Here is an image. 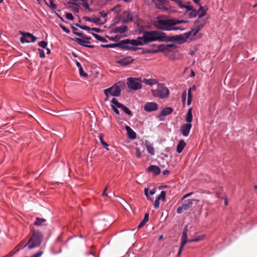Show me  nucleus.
I'll use <instances>...</instances> for the list:
<instances>
[{"mask_svg":"<svg viewBox=\"0 0 257 257\" xmlns=\"http://www.w3.org/2000/svg\"><path fill=\"white\" fill-rule=\"evenodd\" d=\"M144 38L145 39V41L146 42V45L154 41H178L182 43L187 41L184 34L169 36L167 35L165 33L159 31H145Z\"/></svg>","mask_w":257,"mask_h":257,"instance_id":"nucleus-1","label":"nucleus"},{"mask_svg":"<svg viewBox=\"0 0 257 257\" xmlns=\"http://www.w3.org/2000/svg\"><path fill=\"white\" fill-rule=\"evenodd\" d=\"M145 31L143 33V36L138 37L137 39H125L121 41L118 43L110 44L106 45H101L103 48H115L118 47L121 49L127 50L136 51L138 48L134 46H144L146 45V42L145 41Z\"/></svg>","mask_w":257,"mask_h":257,"instance_id":"nucleus-2","label":"nucleus"},{"mask_svg":"<svg viewBox=\"0 0 257 257\" xmlns=\"http://www.w3.org/2000/svg\"><path fill=\"white\" fill-rule=\"evenodd\" d=\"M42 238L43 235L40 232L34 231L28 242L25 243L24 241H22L19 244V247L17 249L16 252L18 251L20 247L23 248L27 246L29 249H31L39 246L41 244Z\"/></svg>","mask_w":257,"mask_h":257,"instance_id":"nucleus-3","label":"nucleus"},{"mask_svg":"<svg viewBox=\"0 0 257 257\" xmlns=\"http://www.w3.org/2000/svg\"><path fill=\"white\" fill-rule=\"evenodd\" d=\"M173 19H166L159 16L154 21V26L159 30L163 31H172V27L174 26Z\"/></svg>","mask_w":257,"mask_h":257,"instance_id":"nucleus-4","label":"nucleus"},{"mask_svg":"<svg viewBox=\"0 0 257 257\" xmlns=\"http://www.w3.org/2000/svg\"><path fill=\"white\" fill-rule=\"evenodd\" d=\"M141 78L129 77L127 79L128 87L134 90H137L142 88Z\"/></svg>","mask_w":257,"mask_h":257,"instance_id":"nucleus-5","label":"nucleus"},{"mask_svg":"<svg viewBox=\"0 0 257 257\" xmlns=\"http://www.w3.org/2000/svg\"><path fill=\"white\" fill-rule=\"evenodd\" d=\"M205 16V12H203L202 13L199 14L198 19L194 22L195 32L198 33L205 25L206 23V19L203 18Z\"/></svg>","mask_w":257,"mask_h":257,"instance_id":"nucleus-6","label":"nucleus"},{"mask_svg":"<svg viewBox=\"0 0 257 257\" xmlns=\"http://www.w3.org/2000/svg\"><path fill=\"white\" fill-rule=\"evenodd\" d=\"M152 93L154 96L164 98L168 97L169 91L167 87L159 86L157 89L152 90Z\"/></svg>","mask_w":257,"mask_h":257,"instance_id":"nucleus-7","label":"nucleus"},{"mask_svg":"<svg viewBox=\"0 0 257 257\" xmlns=\"http://www.w3.org/2000/svg\"><path fill=\"white\" fill-rule=\"evenodd\" d=\"M194 201L199 202L197 199H188L185 200L181 206H179L177 209V213L181 214L184 211L188 210L193 205Z\"/></svg>","mask_w":257,"mask_h":257,"instance_id":"nucleus-8","label":"nucleus"},{"mask_svg":"<svg viewBox=\"0 0 257 257\" xmlns=\"http://www.w3.org/2000/svg\"><path fill=\"white\" fill-rule=\"evenodd\" d=\"M20 33L23 35L20 38L22 43L34 42L37 40V38L30 33L20 31Z\"/></svg>","mask_w":257,"mask_h":257,"instance_id":"nucleus-9","label":"nucleus"},{"mask_svg":"<svg viewBox=\"0 0 257 257\" xmlns=\"http://www.w3.org/2000/svg\"><path fill=\"white\" fill-rule=\"evenodd\" d=\"M104 93L109 94L113 96H119L120 95L121 89L120 87L116 84H114L111 87L105 89L103 90Z\"/></svg>","mask_w":257,"mask_h":257,"instance_id":"nucleus-10","label":"nucleus"},{"mask_svg":"<svg viewBox=\"0 0 257 257\" xmlns=\"http://www.w3.org/2000/svg\"><path fill=\"white\" fill-rule=\"evenodd\" d=\"M190 3L188 2L187 4L184 5L182 1V6L183 7H180L181 9L185 8L188 12V16L189 18H194L198 16L197 11L193 8V7L190 5Z\"/></svg>","mask_w":257,"mask_h":257,"instance_id":"nucleus-11","label":"nucleus"},{"mask_svg":"<svg viewBox=\"0 0 257 257\" xmlns=\"http://www.w3.org/2000/svg\"><path fill=\"white\" fill-rule=\"evenodd\" d=\"M187 226H186L184 229L182 233V235L181 237V243L179 250V251L177 254V256H179L182 253V250L185 245V244L187 242Z\"/></svg>","mask_w":257,"mask_h":257,"instance_id":"nucleus-12","label":"nucleus"},{"mask_svg":"<svg viewBox=\"0 0 257 257\" xmlns=\"http://www.w3.org/2000/svg\"><path fill=\"white\" fill-rule=\"evenodd\" d=\"M111 103L115 105L116 107H117L119 108H120L122 110H123L126 114H128V115H132V111L125 106L123 105L122 104L119 103L118 102L117 100L113 98L111 100Z\"/></svg>","mask_w":257,"mask_h":257,"instance_id":"nucleus-13","label":"nucleus"},{"mask_svg":"<svg viewBox=\"0 0 257 257\" xmlns=\"http://www.w3.org/2000/svg\"><path fill=\"white\" fill-rule=\"evenodd\" d=\"M175 45L173 44H161L157 46V49L156 52H168L171 51L172 48H174Z\"/></svg>","mask_w":257,"mask_h":257,"instance_id":"nucleus-14","label":"nucleus"},{"mask_svg":"<svg viewBox=\"0 0 257 257\" xmlns=\"http://www.w3.org/2000/svg\"><path fill=\"white\" fill-rule=\"evenodd\" d=\"M158 105L156 102H147L144 106V109L148 112L155 111L158 109Z\"/></svg>","mask_w":257,"mask_h":257,"instance_id":"nucleus-15","label":"nucleus"},{"mask_svg":"<svg viewBox=\"0 0 257 257\" xmlns=\"http://www.w3.org/2000/svg\"><path fill=\"white\" fill-rule=\"evenodd\" d=\"M191 127H192V124L191 123H187L183 124L181 126V132L182 134L184 137L188 136Z\"/></svg>","mask_w":257,"mask_h":257,"instance_id":"nucleus-16","label":"nucleus"},{"mask_svg":"<svg viewBox=\"0 0 257 257\" xmlns=\"http://www.w3.org/2000/svg\"><path fill=\"white\" fill-rule=\"evenodd\" d=\"M134 59L131 57H125L117 61V63L121 66H125L132 63Z\"/></svg>","mask_w":257,"mask_h":257,"instance_id":"nucleus-17","label":"nucleus"},{"mask_svg":"<svg viewBox=\"0 0 257 257\" xmlns=\"http://www.w3.org/2000/svg\"><path fill=\"white\" fill-rule=\"evenodd\" d=\"M73 40L81 46H84L86 47H88V48H94V46H93V45H87L86 44L90 43V42L88 41L85 40L84 38L81 39V38H75L74 39H73Z\"/></svg>","mask_w":257,"mask_h":257,"instance_id":"nucleus-18","label":"nucleus"},{"mask_svg":"<svg viewBox=\"0 0 257 257\" xmlns=\"http://www.w3.org/2000/svg\"><path fill=\"white\" fill-rule=\"evenodd\" d=\"M123 15L125 17L124 22L126 23L133 21L135 20V18L137 19L138 16L136 14L132 13L129 12H124Z\"/></svg>","mask_w":257,"mask_h":257,"instance_id":"nucleus-19","label":"nucleus"},{"mask_svg":"<svg viewBox=\"0 0 257 257\" xmlns=\"http://www.w3.org/2000/svg\"><path fill=\"white\" fill-rule=\"evenodd\" d=\"M173 110V108L170 107H165L161 111L160 114L159 115V117H160L162 116H164L169 115L172 112Z\"/></svg>","mask_w":257,"mask_h":257,"instance_id":"nucleus-20","label":"nucleus"},{"mask_svg":"<svg viewBox=\"0 0 257 257\" xmlns=\"http://www.w3.org/2000/svg\"><path fill=\"white\" fill-rule=\"evenodd\" d=\"M125 128L130 139L134 140L136 138V133L130 126L126 125Z\"/></svg>","mask_w":257,"mask_h":257,"instance_id":"nucleus-21","label":"nucleus"},{"mask_svg":"<svg viewBox=\"0 0 257 257\" xmlns=\"http://www.w3.org/2000/svg\"><path fill=\"white\" fill-rule=\"evenodd\" d=\"M148 171L153 173L155 175H158L160 173V168L155 165L150 166L148 168Z\"/></svg>","mask_w":257,"mask_h":257,"instance_id":"nucleus-22","label":"nucleus"},{"mask_svg":"<svg viewBox=\"0 0 257 257\" xmlns=\"http://www.w3.org/2000/svg\"><path fill=\"white\" fill-rule=\"evenodd\" d=\"M127 30V27L126 25H121L119 27H116L114 29L113 32L115 33L122 34L125 32Z\"/></svg>","mask_w":257,"mask_h":257,"instance_id":"nucleus-23","label":"nucleus"},{"mask_svg":"<svg viewBox=\"0 0 257 257\" xmlns=\"http://www.w3.org/2000/svg\"><path fill=\"white\" fill-rule=\"evenodd\" d=\"M192 108L190 107L187 111L186 115L185 116V120L189 123H191L192 121L193 116L192 113Z\"/></svg>","mask_w":257,"mask_h":257,"instance_id":"nucleus-24","label":"nucleus"},{"mask_svg":"<svg viewBox=\"0 0 257 257\" xmlns=\"http://www.w3.org/2000/svg\"><path fill=\"white\" fill-rule=\"evenodd\" d=\"M185 146H186V143L184 142V141H183V140L180 141L177 146V152L178 153H181L182 152V151L184 149Z\"/></svg>","mask_w":257,"mask_h":257,"instance_id":"nucleus-25","label":"nucleus"},{"mask_svg":"<svg viewBox=\"0 0 257 257\" xmlns=\"http://www.w3.org/2000/svg\"><path fill=\"white\" fill-rule=\"evenodd\" d=\"M144 83L147 85L152 86L157 83V81L155 79H142V83Z\"/></svg>","mask_w":257,"mask_h":257,"instance_id":"nucleus-26","label":"nucleus"},{"mask_svg":"<svg viewBox=\"0 0 257 257\" xmlns=\"http://www.w3.org/2000/svg\"><path fill=\"white\" fill-rule=\"evenodd\" d=\"M83 19L85 20L86 21L93 22L94 23H95L96 24H98L100 21V19L97 17L90 18L88 17H84Z\"/></svg>","mask_w":257,"mask_h":257,"instance_id":"nucleus-27","label":"nucleus"},{"mask_svg":"<svg viewBox=\"0 0 257 257\" xmlns=\"http://www.w3.org/2000/svg\"><path fill=\"white\" fill-rule=\"evenodd\" d=\"M149 214L148 213H145L144 219L141 222V223H140L138 227V229L142 228L143 226H144L146 223L148 221L149 219Z\"/></svg>","mask_w":257,"mask_h":257,"instance_id":"nucleus-28","label":"nucleus"},{"mask_svg":"<svg viewBox=\"0 0 257 257\" xmlns=\"http://www.w3.org/2000/svg\"><path fill=\"white\" fill-rule=\"evenodd\" d=\"M197 33L195 32V29L193 28L191 31L184 34L187 40L191 36H194Z\"/></svg>","mask_w":257,"mask_h":257,"instance_id":"nucleus-29","label":"nucleus"},{"mask_svg":"<svg viewBox=\"0 0 257 257\" xmlns=\"http://www.w3.org/2000/svg\"><path fill=\"white\" fill-rule=\"evenodd\" d=\"M205 235H201L198 236L193 239L187 240V242H198L204 239Z\"/></svg>","mask_w":257,"mask_h":257,"instance_id":"nucleus-30","label":"nucleus"},{"mask_svg":"<svg viewBox=\"0 0 257 257\" xmlns=\"http://www.w3.org/2000/svg\"><path fill=\"white\" fill-rule=\"evenodd\" d=\"M46 4L49 6L52 9L55 10L57 8V5L55 4L52 0H45Z\"/></svg>","mask_w":257,"mask_h":257,"instance_id":"nucleus-31","label":"nucleus"},{"mask_svg":"<svg viewBox=\"0 0 257 257\" xmlns=\"http://www.w3.org/2000/svg\"><path fill=\"white\" fill-rule=\"evenodd\" d=\"M46 221V219L44 218H40L37 217L34 224L36 226H40L42 225V223Z\"/></svg>","mask_w":257,"mask_h":257,"instance_id":"nucleus-32","label":"nucleus"},{"mask_svg":"<svg viewBox=\"0 0 257 257\" xmlns=\"http://www.w3.org/2000/svg\"><path fill=\"white\" fill-rule=\"evenodd\" d=\"M92 35H93L97 40L100 41L102 42H106L107 40L104 37H101V36L96 34L95 33H92Z\"/></svg>","mask_w":257,"mask_h":257,"instance_id":"nucleus-33","label":"nucleus"},{"mask_svg":"<svg viewBox=\"0 0 257 257\" xmlns=\"http://www.w3.org/2000/svg\"><path fill=\"white\" fill-rule=\"evenodd\" d=\"M68 4H71L73 5V6L71 8L74 12L76 13L79 12L78 5L76 3L68 2Z\"/></svg>","mask_w":257,"mask_h":257,"instance_id":"nucleus-34","label":"nucleus"},{"mask_svg":"<svg viewBox=\"0 0 257 257\" xmlns=\"http://www.w3.org/2000/svg\"><path fill=\"white\" fill-rule=\"evenodd\" d=\"M207 9H208L206 7H203L202 6H200L199 9L197 11L198 16L199 17V14H201V13H202L203 11H204L205 12V15H206V11H207Z\"/></svg>","mask_w":257,"mask_h":257,"instance_id":"nucleus-35","label":"nucleus"},{"mask_svg":"<svg viewBox=\"0 0 257 257\" xmlns=\"http://www.w3.org/2000/svg\"><path fill=\"white\" fill-rule=\"evenodd\" d=\"M99 138L100 141L103 147L107 150H108V145L103 141V136L101 135Z\"/></svg>","mask_w":257,"mask_h":257,"instance_id":"nucleus-36","label":"nucleus"},{"mask_svg":"<svg viewBox=\"0 0 257 257\" xmlns=\"http://www.w3.org/2000/svg\"><path fill=\"white\" fill-rule=\"evenodd\" d=\"M166 191H161V194L158 196H157L156 198H159V200H162L163 201H165L166 198Z\"/></svg>","mask_w":257,"mask_h":257,"instance_id":"nucleus-37","label":"nucleus"},{"mask_svg":"<svg viewBox=\"0 0 257 257\" xmlns=\"http://www.w3.org/2000/svg\"><path fill=\"white\" fill-rule=\"evenodd\" d=\"M72 29L73 30V32L74 34L78 36H83V33L78 32V29L76 28V27H74L73 26L72 27Z\"/></svg>","mask_w":257,"mask_h":257,"instance_id":"nucleus-38","label":"nucleus"},{"mask_svg":"<svg viewBox=\"0 0 257 257\" xmlns=\"http://www.w3.org/2000/svg\"><path fill=\"white\" fill-rule=\"evenodd\" d=\"M187 22H188L187 21L178 20L175 19H173V23H174V26L176 25L180 24L187 23Z\"/></svg>","mask_w":257,"mask_h":257,"instance_id":"nucleus-39","label":"nucleus"},{"mask_svg":"<svg viewBox=\"0 0 257 257\" xmlns=\"http://www.w3.org/2000/svg\"><path fill=\"white\" fill-rule=\"evenodd\" d=\"M147 148L150 154L152 155H154L155 154V151L153 146L151 145H147Z\"/></svg>","mask_w":257,"mask_h":257,"instance_id":"nucleus-40","label":"nucleus"},{"mask_svg":"<svg viewBox=\"0 0 257 257\" xmlns=\"http://www.w3.org/2000/svg\"><path fill=\"white\" fill-rule=\"evenodd\" d=\"M38 45L40 47L45 48L47 45V42L45 41H42L39 42Z\"/></svg>","mask_w":257,"mask_h":257,"instance_id":"nucleus-41","label":"nucleus"},{"mask_svg":"<svg viewBox=\"0 0 257 257\" xmlns=\"http://www.w3.org/2000/svg\"><path fill=\"white\" fill-rule=\"evenodd\" d=\"M75 25L76 26L78 27L79 28H81L82 30H87V31H89L91 30V28L87 26H81V25H80L77 24H75Z\"/></svg>","mask_w":257,"mask_h":257,"instance_id":"nucleus-42","label":"nucleus"},{"mask_svg":"<svg viewBox=\"0 0 257 257\" xmlns=\"http://www.w3.org/2000/svg\"><path fill=\"white\" fill-rule=\"evenodd\" d=\"M136 156L138 158H140L142 156V154H141L140 150L138 148H136Z\"/></svg>","mask_w":257,"mask_h":257,"instance_id":"nucleus-43","label":"nucleus"},{"mask_svg":"<svg viewBox=\"0 0 257 257\" xmlns=\"http://www.w3.org/2000/svg\"><path fill=\"white\" fill-rule=\"evenodd\" d=\"M79 74L81 76L86 77L88 76L87 74L84 72L82 68H81V69H79Z\"/></svg>","mask_w":257,"mask_h":257,"instance_id":"nucleus-44","label":"nucleus"},{"mask_svg":"<svg viewBox=\"0 0 257 257\" xmlns=\"http://www.w3.org/2000/svg\"><path fill=\"white\" fill-rule=\"evenodd\" d=\"M186 98V91H184L182 95V103H183V105H185Z\"/></svg>","mask_w":257,"mask_h":257,"instance_id":"nucleus-45","label":"nucleus"},{"mask_svg":"<svg viewBox=\"0 0 257 257\" xmlns=\"http://www.w3.org/2000/svg\"><path fill=\"white\" fill-rule=\"evenodd\" d=\"M111 107H112V109H113V110L117 114H119V110L117 109V108H118L117 107H116L115 106V105H114V104L112 103L111 104Z\"/></svg>","mask_w":257,"mask_h":257,"instance_id":"nucleus-46","label":"nucleus"},{"mask_svg":"<svg viewBox=\"0 0 257 257\" xmlns=\"http://www.w3.org/2000/svg\"><path fill=\"white\" fill-rule=\"evenodd\" d=\"M159 198H156L155 203H154V207L155 208L157 209L159 207Z\"/></svg>","mask_w":257,"mask_h":257,"instance_id":"nucleus-47","label":"nucleus"},{"mask_svg":"<svg viewBox=\"0 0 257 257\" xmlns=\"http://www.w3.org/2000/svg\"><path fill=\"white\" fill-rule=\"evenodd\" d=\"M66 18L70 20H73L74 19V17L71 13H66Z\"/></svg>","mask_w":257,"mask_h":257,"instance_id":"nucleus-48","label":"nucleus"},{"mask_svg":"<svg viewBox=\"0 0 257 257\" xmlns=\"http://www.w3.org/2000/svg\"><path fill=\"white\" fill-rule=\"evenodd\" d=\"M38 51L39 52V56L40 58L45 57V53L44 51L42 49H38Z\"/></svg>","mask_w":257,"mask_h":257,"instance_id":"nucleus-49","label":"nucleus"},{"mask_svg":"<svg viewBox=\"0 0 257 257\" xmlns=\"http://www.w3.org/2000/svg\"><path fill=\"white\" fill-rule=\"evenodd\" d=\"M82 6H83L84 8L88 10L89 11H91L89 8V6L87 2H84L83 3Z\"/></svg>","mask_w":257,"mask_h":257,"instance_id":"nucleus-50","label":"nucleus"},{"mask_svg":"<svg viewBox=\"0 0 257 257\" xmlns=\"http://www.w3.org/2000/svg\"><path fill=\"white\" fill-rule=\"evenodd\" d=\"M185 29L181 27H172V30H181L183 31Z\"/></svg>","mask_w":257,"mask_h":257,"instance_id":"nucleus-51","label":"nucleus"},{"mask_svg":"<svg viewBox=\"0 0 257 257\" xmlns=\"http://www.w3.org/2000/svg\"><path fill=\"white\" fill-rule=\"evenodd\" d=\"M60 27L66 33L68 34V33H70L69 30L68 28H67L66 27H65L64 26H63V25H60Z\"/></svg>","mask_w":257,"mask_h":257,"instance_id":"nucleus-52","label":"nucleus"},{"mask_svg":"<svg viewBox=\"0 0 257 257\" xmlns=\"http://www.w3.org/2000/svg\"><path fill=\"white\" fill-rule=\"evenodd\" d=\"M144 192H145V194L146 196V197L148 198V199H151L150 197L149 196L148 189V188H145V189Z\"/></svg>","mask_w":257,"mask_h":257,"instance_id":"nucleus-53","label":"nucleus"},{"mask_svg":"<svg viewBox=\"0 0 257 257\" xmlns=\"http://www.w3.org/2000/svg\"><path fill=\"white\" fill-rule=\"evenodd\" d=\"M193 194V192H190V193H189L188 194H186V195H185L182 198V200H184L185 199V198L190 196L192 194Z\"/></svg>","mask_w":257,"mask_h":257,"instance_id":"nucleus-54","label":"nucleus"},{"mask_svg":"<svg viewBox=\"0 0 257 257\" xmlns=\"http://www.w3.org/2000/svg\"><path fill=\"white\" fill-rule=\"evenodd\" d=\"M80 37H82V38H84L85 40H87L88 41H89V40H90L91 39L90 37H87V36L84 35L83 34V36H80Z\"/></svg>","mask_w":257,"mask_h":257,"instance_id":"nucleus-55","label":"nucleus"},{"mask_svg":"<svg viewBox=\"0 0 257 257\" xmlns=\"http://www.w3.org/2000/svg\"><path fill=\"white\" fill-rule=\"evenodd\" d=\"M91 30L95 31L96 32L99 33L100 32V29L97 28H92L91 29Z\"/></svg>","mask_w":257,"mask_h":257,"instance_id":"nucleus-56","label":"nucleus"},{"mask_svg":"<svg viewBox=\"0 0 257 257\" xmlns=\"http://www.w3.org/2000/svg\"><path fill=\"white\" fill-rule=\"evenodd\" d=\"M104 94L105 95V98H104V101H107L109 100V96L110 94H109V93H107V94L104 93Z\"/></svg>","mask_w":257,"mask_h":257,"instance_id":"nucleus-57","label":"nucleus"},{"mask_svg":"<svg viewBox=\"0 0 257 257\" xmlns=\"http://www.w3.org/2000/svg\"><path fill=\"white\" fill-rule=\"evenodd\" d=\"M188 98H192V94L191 91V89H188Z\"/></svg>","mask_w":257,"mask_h":257,"instance_id":"nucleus-58","label":"nucleus"},{"mask_svg":"<svg viewBox=\"0 0 257 257\" xmlns=\"http://www.w3.org/2000/svg\"><path fill=\"white\" fill-rule=\"evenodd\" d=\"M107 189V186H106L105 189L104 190V191H103V192L102 193V195L103 196H108L107 194L106 193V191Z\"/></svg>","mask_w":257,"mask_h":257,"instance_id":"nucleus-59","label":"nucleus"},{"mask_svg":"<svg viewBox=\"0 0 257 257\" xmlns=\"http://www.w3.org/2000/svg\"><path fill=\"white\" fill-rule=\"evenodd\" d=\"M156 50H149L147 51L148 53H157L158 52H156Z\"/></svg>","mask_w":257,"mask_h":257,"instance_id":"nucleus-60","label":"nucleus"},{"mask_svg":"<svg viewBox=\"0 0 257 257\" xmlns=\"http://www.w3.org/2000/svg\"><path fill=\"white\" fill-rule=\"evenodd\" d=\"M118 39V37L117 36H115V37H109V39L111 41H116Z\"/></svg>","mask_w":257,"mask_h":257,"instance_id":"nucleus-61","label":"nucleus"},{"mask_svg":"<svg viewBox=\"0 0 257 257\" xmlns=\"http://www.w3.org/2000/svg\"><path fill=\"white\" fill-rule=\"evenodd\" d=\"M192 98H187V105H190L192 102Z\"/></svg>","mask_w":257,"mask_h":257,"instance_id":"nucleus-62","label":"nucleus"},{"mask_svg":"<svg viewBox=\"0 0 257 257\" xmlns=\"http://www.w3.org/2000/svg\"><path fill=\"white\" fill-rule=\"evenodd\" d=\"M100 15L103 18L106 17L107 15V13H105L104 12H100Z\"/></svg>","mask_w":257,"mask_h":257,"instance_id":"nucleus-63","label":"nucleus"},{"mask_svg":"<svg viewBox=\"0 0 257 257\" xmlns=\"http://www.w3.org/2000/svg\"><path fill=\"white\" fill-rule=\"evenodd\" d=\"M160 9L163 12H165V11H166L168 10V8L165 6H162V7L160 8Z\"/></svg>","mask_w":257,"mask_h":257,"instance_id":"nucleus-64","label":"nucleus"}]
</instances>
